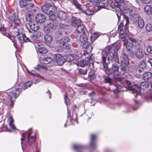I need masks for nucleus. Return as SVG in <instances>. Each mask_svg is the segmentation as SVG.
Masks as SVG:
<instances>
[{"label":"nucleus","mask_w":152,"mask_h":152,"mask_svg":"<svg viewBox=\"0 0 152 152\" xmlns=\"http://www.w3.org/2000/svg\"><path fill=\"white\" fill-rule=\"evenodd\" d=\"M32 128L30 129L25 132L22 134L20 138L21 144L24 152H39L37 149L36 142V135L35 132H31Z\"/></svg>","instance_id":"nucleus-1"},{"label":"nucleus","mask_w":152,"mask_h":152,"mask_svg":"<svg viewBox=\"0 0 152 152\" xmlns=\"http://www.w3.org/2000/svg\"><path fill=\"white\" fill-rule=\"evenodd\" d=\"M119 48V45L116 44L107 46L102 51L101 63L104 71H107L108 69L107 63H106L107 59V61L119 63V57L116 53Z\"/></svg>","instance_id":"nucleus-2"},{"label":"nucleus","mask_w":152,"mask_h":152,"mask_svg":"<svg viewBox=\"0 0 152 152\" xmlns=\"http://www.w3.org/2000/svg\"><path fill=\"white\" fill-rule=\"evenodd\" d=\"M128 4V2L124 1V0H115L113 2L114 5L120 10L121 13L127 14L129 13L131 20L134 23L137 24V21L141 17H139L133 10L129 9Z\"/></svg>","instance_id":"nucleus-3"},{"label":"nucleus","mask_w":152,"mask_h":152,"mask_svg":"<svg viewBox=\"0 0 152 152\" xmlns=\"http://www.w3.org/2000/svg\"><path fill=\"white\" fill-rule=\"evenodd\" d=\"M129 64V61L127 55L125 53H122L120 59L121 65L119 67L118 73L121 75L127 74L129 71L127 66Z\"/></svg>","instance_id":"nucleus-4"},{"label":"nucleus","mask_w":152,"mask_h":152,"mask_svg":"<svg viewBox=\"0 0 152 152\" xmlns=\"http://www.w3.org/2000/svg\"><path fill=\"white\" fill-rule=\"evenodd\" d=\"M92 55H90L89 54L83 53L81 56L82 60L78 61L77 65L78 66L83 67L86 65H88L89 67L92 66L93 68L94 65L93 58Z\"/></svg>","instance_id":"nucleus-5"},{"label":"nucleus","mask_w":152,"mask_h":152,"mask_svg":"<svg viewBox=\"0 0 152 152\" xmlns=\"http://www.w3.org/2000/svg\"><path fill=\"white\" fill-rule=\"evenodd\" d=\"M70 41V38L68 36H65L57 40V41L61 47L64 49L69 50L71 48V45L67 43Z\"/></svg>","instance_id":"nucleus-6"},{"label":"nucleus","mask_w":152,"mask_h":152,"mask_svg":"<svg viewBox=\"0 0 152 152\" xmlns=\"http://www.w3.org/2000/svg\"><path fill=\"white\" fill-rule=\"evenodd\" d=\"M69 57L67 55H64L62 56L59 54H56L54 56L53 60L58 64L62 65L66 61H70L72 60L68 59Z\"/></svg>","instance_id":"nucleus-7"},{"label":"nucleus","mask_w":152,"mask_h":152,"mask_svg":"<svg viewBox=\"0 0 152 152\" xmlns=\"http://www.w3.org/2000/svg\"><path fill=\"white\" fill-rule=\"evenodd\" d=\"M22 91V89L20 88H16L15 91H10L8 93V96L10 98V101L11 103V107H13L14 101L12 98L14 97L16 99L18 97L19 95Z\"/></svg>","instance_id":"nucleus-8"},{"label":"nucleus","mask_w":152,"mask_h":152,"mask_svg":"<svg viewBox=\"0 0 152 152\" xmlns=\"http://www.w3.org/2000/svg\"><path fill=\"white\" fill-rule=\"evenodd\" d=\"M56 6L49 4H44L41 7L42 10L47 15L50 14V13H53V11L56 10Z\"/></svg>","instance_id":"nucleus-9"},{"label":"nucleus","mask_w":152,"mask_h":152,"mask_svg":"<svg viewBox=\"0 0 152 152\" xmlns=\"http://www.w3.org/2000/svg\"><path fill=\"white\" fill-rule=\"evenodd\" d=\"M128 25L125 24V26H124V24L121 23L118 26V30L120 32V34L121 35H123L125 34L126 35L129 33Z\"/></svg>","instance_id":"nucleus-10"},{"label":"nucleus","mask_w":152,"mask_h":152,"mask_svg":"<svg viewBox=\"0 0 152 152\" xmlns=\"http://www.w3.org/2000/svg\"><path fill=\"white\" fill-rule=\"evenodd\" d=\"M15 34L20 43L29 42L30 41L29 38L27 37L25 34L20 32L16 31Z\"/></svg>","instance_id":"nucleus-11"},{"label":"nucleus","mask_w":152,"mask_h":152,"mask_svg":"<svg viewBox=\"0 0 152 152\" xmlns=\"http://www.w3.org/2000/svg\"><path fill=\"white\" fill-rule=\"evenodd\" d=\"M28 27L27 26L26 28L29 33H31V31H37L39 29V26L37 24H36L34 22H29L28 23Z\"/></svg>","instance_id":"nucleus-12"},{"label":"nucleus","mask_w":152,"mask_h":152,"mask_svg":"<svg viewBox=\"0 0 152 152\" xmlns=\"http://www.w3.org/2000/svg\"><path fill=\"white\" fill-rule=\"evenodd\" d=\"M101 2V5L98 7V9L100 10L102 8L107 9L109 6L112 4L113 1L110 0H104Z\"/></svg>","instance_id":"nucleus-13"},{"label":"nucleus","mask_w":152,"mask_h":152,"mask_svg":"<svg viewBox=\"0 0 152 152\" xmlns=\"http://www.w3.org/2000/svg\"><path fill=\"white\" fill-rule=\"evenodd\" d=\"M35 18L37 23L38 24L43 23L46 20L45 16L44 14H37Z\"/></svg>","instance_id":"nucleus-14"},{"label":"nucleus","mask_w":152,"mask_h":152,"mask_svg":"<svg viewBox=\"0 0 152 152\" xmlns=\"http://www.w3.org/2000/svg\"><path fill=\"white\" fill-rule=\"evenodd\" d=\"M83 48L86 52L85 53L88 54L90 53L92 49L91 44L89 42H84V44L83 45Z\"/></svg>","instance_id":"nucleus-15"},{"label":"nucleus","mask_w":152,"mask_h":152,"mask_svg":"<svg viewBox=\"0 0 152 152\" xmlns=\"http://www.w3.org/2000/svg\"><path fill=\"white\" fill-rule=\"evenodd\" d=\"M57 16L59 19L62 20H66L68 18L67 13L63 11H58L57 13Z\"/></svg>","instance_id":"nucleus-16"},{"label":"nucleus","mask_w":152,"mask_h":152,"mask_svg":"<svg viewBox=\"0 0 152 152\" xmlns=\"http://www.w3.org/2000/svg\"><path fill=\"white\" fill-rule=\"evenodd\" d=\"M1 33L3 35L7 37L9 39L11 40L12 42L13 43L14 46L16 49L17 48V44L15 42L14 37L9 33H7L5 29L2 31H1Z\"/></svg>","instance_id":"nucleus-17"},{"label":"nucleus","mask_w":152,"mask_h":152,"mask_svg":"<svg viewBox=\"0 0 152 152\" xmlns=\"http://www.w3.org/2000/svg\"><path fill=\"white\" fill-rule=\"evenodd\" d=\"M80 12L84 13L87 15H93L94 12L91 9L88 8L86 5H83V7Z\"/></svg>","instance_id":"nucleus-18"},{"label":"nucleus","mask_w":152,"mask_h":152,"mask_svg":"<svg viewBox=\"0 0 152 152\" xmlns=\"http://www.w3.org/2000/svg\"><path fill=\"white\" fill-rule=\"evenodd\" d=\"M98 137L95 134H92L91 136V141L90 143V147L93 149H95L96 148V145L95 142Z\"/></svg>","instance_id":"nucleus-19"},{"label":"nucleus","mask_w":152,"mask_h":152,"mask_svg":"<svg viewBox=\"0 0 152 152\" xmlns=\"http://www.w3.org/2000/svg\"><path fill=\"white\" fill-rule=\"evenodd\" d=\"M67 109L68 111V115L67 117L68 118H70V121L71 123H72V121H73L76 123H78V119L77 118V117L78 115L77 114L73 113L72 118H71L70 117L71 113L70 110L69 109L68 107H67Z\"/></svg>","instance_id":"nucleus-20"},{"label":"nucleus","mask_w":152,"mask_h":152,"mask_svg":"<svg viewBox=\"0 0 152 152\" xmlns=\"http://www.w3.org/2000/svg\"><path fill=\"white\" fill-rule=\"evenodd\" d=\"M85 147L84 145L78 144H75L73 145V149L75 150L76 152H83V150Z\"/></svg>","instance_id":"nucleus-21"},{"label":"nucleus","mask_w":152,"mask_h":152,"mask_svg":"<svg viewBox=\"0 0 152 152\" xmlns=\"http://www.w3.org/2000/svg\"><path fill=\"white\" fill-rule=\"evenodd\" d=\"M126 42L123 43V45L125 47L126 50L127 51H130L133 48V44L131 42Z\"/></svg>","instance_id":"nucleus-22"},{"label":"nucleus","mask_w":152,"mask_h":152,"mask_svg":"<svg viewBox=\"0 0 152 152\" xmlns=\"http://www.w3.org/2000/svg\"><path fill=\"white\" fill-rule=\"evenodd\" d=\"M135 107H132L128 105L126 107V112H132L133 110H136L138 108L139 104L136 100H135Z\"/></svg>","instance_id":"nucleus-23"},{"label":"nucleus","mask_w":152,"mask_h":152,"mask_svg":"<svg viewBox=\"0 0 152 152\" xmlns=\"http://www.w3.org/2000/svg\"><path fill=\"white\" fill-rule=\"evenodd\" d=\"M81 23V20L77 18L72 16V18L71 23L72 26L76 27Z\"/></svg>","instance_id":"nucleus-24"},{"label":"nucleus","mask_w":152,"mask_h":152,"mask_svg":"<svg viewBox=\"0 0 152 152\" xmlns=\"http://www.w3.org/2000/svg\"><path fill=\"white\" fill-rule=\"evenodd\" d=\"M90 68V71L88 73V78L90 80H93L96 77V75L95 72L94 70V67L91 66Z\"/></svg>","instance_id":"nucleus-25"},{"label":"nucleus","mask_w":152,"mask_h":152,"mask_svg":"<svg viewBox=\"0 0 152 152\" xmlns=\"http://www.w3.org/2000/svg\"><path fill=\"white\" fill-rule=\"evenodd\" d=\"M144 54V52L141 49H138L135 52L136 57L138 59H141L143 58Z\"/></svg>","instance_id":"nucleus-26"},{"label":"nucleus","mask_w":152,"mask_h":152,"mask_svg":"<svg viewBox=\"0 0 152 152\" xmlns=\"http://www.w3.org/2000/svg\"><path fill=\"white\" fill-rule=\"evenodd\" d=\"M152 77L151 72H145L143 75L142 78L144 80H150Z\"/></svg>","instance_id":"nucleus-27"},{"label":"nucleus","mask_w":152,"mask_h":152,"mask_svg":"<svg viewBox=\"0 0 152 152\" xmlns=\"http://www.w3.org/2000/svg\"><path fill=\"white\" fill-rule=\"evenodd\" d=\"M64 32V28H61L58 29V31H56L55 34V37L56 38H58L63 36Z\"/></svg>","instance_id":"nucleus-28"},{"label":"nucleus","mask_w":152,"mask_h":152,"mask_svg":"<svg viewBox=\"0 0 152 152\" xmlns=\"http://www.w3.org/2000/svg\"><path fill=\"white\" fill-rule=\"evenodd\" d=\"M71 3L75 7L76 9H78L80 11L83 7V5H82L80 4L77 0L72 1Z\"/></svg>","instance_id":"nucleus-29"},{"label":"nucleus","mask_w":152,"mask_h":152,"mask_svg":"<svg viewBox=\"0 0 152 152\" xmlns=\"http://www.w3.org/2000/svg\"><path fill=\"white\" fill-rule=\"evenodd\" d=\"M119 67H118L117 64H114L112 65V69L111 70H109L110 71H113L112 72L110 73V74L113 75L114 72H118Z\"/></svg>","instance_id":"nucleus-30"},{"label":"nucleus","mask_w":152,"mask_h":152,"mask_svg":"<svg viewBox=\"0 0 152 152\" xmlns=\"http://www.w3.org/2000/svg\"><path fill=\"white\" fill-rule=\"evenodd\" d=\"M55 10L53 11V13H50V14H48V15H49V20L52 21H55L56 19V16L55 15V13L57 11V8L56 10Z\"/></svg>","instance_id":"nucleus-31"},{"label":"nucleus","mask_w":152,"mask_h":152,"mask_svg":"<svg viewBox=\"0 0 152 152\" xmlns=\"http://www.w3.org/2000/svg\"><path fill=\"white\" fill-rule=\"evenodd\" d=\"M129 89L133 92V93H134V92H139L140 91L141 89L138 86L134 84L132 85Z\"/></svg>","instance_id":"nucleus-32"},{"label":"nucleus","mask_w":152,"mask_h":152,"mask_svg":"<svg viewBox=\"0 0 152 152\" xmlns=\"http://www.w3.org/2000/svg\"><path fill=\"white\" fill-rule=\"evenodd\" d=\"M144 10L147 14L152 15V7L147 5L144 7Z\"/></svg>","instance_id":"nucleus-33"},{"label":"nucleus","mask_w":152,"mask_h":152,"mask_svg":"<svg viewBox=\"0 0 152 152\" xmlns=\"http://www.w3.org/2000/svg\"><path fill=\"white\" fill-rule=\"evenodd\" d=\"M103 82L105 83H108L110 86L113 85V83L112 79L110 77L107 76H104V77Z\"/></svg>","instance_id":"nucleus-34"},{"label":"nucleus","mask_w":152,"mask_h":152,"mask_svg":"<svg viewBox=\"0 0 152 152\" xmlns=\"http://www.w3.org/2000/svg\"><path fill=\"white\" fill-rule=\"evenodd\" d=\"M49 26L51 29L55 30L58 27V23L56 22H51L49 23Z\"/></svg>","instance_id":"nucleus-35"},{"label":"nucleus","mask_w":152,"mask_h":152,"mask_svg":"<svg viewBox=\"0 0 152 152\" xmlns=\"http://www.w3.org/2000/svg\"><path fill=\"white\" fill-rule=\"evenodd\" d=\"M32 84V81H28L23 84L22 85V88L24 90L26 89L28 87H30Z\"/></svg>","instance_id":"nucleus-36"},{"label":"nucleus","mask_w":152,"mask_h":152,"mask_svg":"<svg viewBox=\"0 0 152 152\" xmlns=\"http://www.w3.org/2000/svg\"><path fill=\"white\" fill-rule=\"evenodd\" d=\"M44 39L46 42L50 43L53 40V37L51 35L47 34L45 35Z\"/></svg>","instance_id":"nucleus-37"},{"label":"nucleus","mask_w":152,"mask_h":152,"mask_svg":"<svg viewBox=\"0 0 152 152\" xmlns=\"http://www.w3.org/2000/svg\"><path fill=\"white\" fill-rule=\"evenodd\" d=\"M80 40L82 42H87L88 40V37L86 34V33L84 32L81 35L80 37Z\"/></svg>","instance_id":"nucleus-38"},{"label":"nucleus","mask_w":152,"mask_h":152,"mask_svg":"<svg viewBox=\"0 0 152 152\" xmlns=\"http://www.w3.org/2000/svg\"><path fill=\"white\" fill-rule=\"evenodd\" d=\"M140 88L144 90L145 88H148L149 86L148 83L147 81L142 82L140 85Z\"/></svg>","instance_id":"nucleus-39"},{"label":"nucleus","mask_w":152,"mask_h":152,"mask_svg":"<svg viewBox=\"0 0 152 152\" xmlns=\"http://www.w3.org/2000/svg\"><path fill=\"white\" fill-rule=\"evenodd\" d=\"M77 26L76 31L77 33H80L84 30V27L83 24L80 23Z\"/></svg>","instance_id":"nucleus-40"},{"label":"nucleus","mask_w":152,"mask_h":152,"mask_svg":"<svg viewBox=\"0 0 152 152\" xmlns=\"http://www.w3.org/2000/svg\"><path fill=\"white\" fill-rule=\"evenodd\" d=\"M87 72V69L83 67L80 68L79 69L78 73L79 74L82 75H86Z\"/></svg>","instance_id":"nucleus-41"},{"label":"nucleus","mask_w":152,"mask_h":152,"mask_svg":"<svg viewBox=\"0 0 152 152\" xmlns=\"http://www.w3.org/2000/svg\"><path fill=\"white\" fill-rule=\"evenodd\" d=\"M41 35V32L39 31H35L33 33V38L34 39H37L40 37Z\"/></svg>","instance_id":"nucleus-42"},{"label":"nucleus","mask_w":152,"mask_h":152,"mask_svg":"<svg viewBox=\"0 0 152 152\" xmlns=\"http://www.w3.org/2000/svg\"><path fill=\"white\" fill-rule=\"evenodd\" d=\"M146 63L144 60L140 61L138 64V67L142 69L146 68Z\"/></svg>","instance_id":"nucleus-43"},{"label":"nucleus","mask_w":152,"mask_h":152,"mask_svg":"<svg viewBox=\"0 0 152 152\" xmlns=\"http://www.w3.org/2000/svg\"><path fill=\"white\" fill-rule=\"evenodd\" d=\"M90 2H93L94 5L98 7L101 5V2L104 0H88Z\"/></svg>","instance_id":"nucleus-44"},{"label":"nucleus","mask_w":152,"mask_h":152,"mask_svg":"<svg viewBox=\"0 0 152 152\" xmlns=\"http://www.w3.org/2000/svg\"><path fill=\"white\" fill-rule=\"evenodd\" d=\"M53 59L50 57H46L43 59V63L48 64L50 63L52 61Z\"/></svg>","instance_id":"nucleus-45"},{"label":"nucleus","mask_w":152,"mask_h":152,"mask_svg":"<svg viewBox=\"0 0 152 152\" xmlns=\"http://www.w3.org/2000/svg\"><path fill=\"white\" fill-rule=\"evenodd\" d=\"M138 26L140 28H142L144 25V22L142 18L141 17L137 21Z\"/></svg>","instance_id":"nucleus-46"},{"label":"nucleus","mask_w":152,"mask_h":152,"mask_svg":"<svg viewBox=\"0 0 152 152\" xmlns=\"http://www.w3.org/2000/svg\"><path fill=\"white\" fill-rule=\"evenodd\" d=\"M38 52L41 54H45L48 51V50L44 47H39L38 49Z\"/></svg>","instance_id":"nucleus-47"},{"label":"nucleus","mask_w":152,"mask_h":152,"mask_svg":"<svg viewBox=\"0 0 152 152\" xmlns=\"http://www.w3.org/2000/svg\"><path fill=\"white\" fill-rule=\"evenodd\" d=\"M27 0H20L19 5L21 8L26 7L27 4Z\"/></svg>","instance_id":"nucleus-48"},{"label":"nucleus","mask_w":152,"mask_h":152,"mask_svg":"<svg viewBox=\"0 0 152 152\" xmlns=\"http://www.w3.org/2000/svg\"><path fill=\"white\" fill-rule=\"evenodd\" d=\"M34 5V4L32 3L27 4L26 7V10L28 11H30L32 10L33 7Z\"/></svg>","instance_id":"nucleus-49"},{"label":"nucleus","mask_w":152,"mask_h":152,"mask_svg":"<svg viewBox=\"0 0 152 152\" xmlns=\"http://www.w3.org/2000/svg\"><path fill=\"white\" fill-rule=\"evenodd\" d=\"M146 30L148 31H152V24L148 23L145 26Z\"/></svg>","instance_id":"nucleus-50"},{"label":"nucleus","mask_w":152,"mask_h":152,"mask_svg":"<svg viewBox=\"0 0 152 152\" xmlns=\"http://www.w3.org/2000/svg\"><path fill=\"white\" fill-rule=\"evenodd\" d=\"M9 18L10 21L12 22L13 21L15 18V14L13 13H11L9 16Z\"/></svg>","instance_id":"nucleus-51"},{"label":"nucleus","mask_w":152,"mask_h":152,"mask_svg":"<svg viewBox=\"0 0 152 152\" xmlns=\"http://www.w3.org/2000/svg\"><path fill=\"white\" fill-rule=\"evenodd\" d=\"M123 14L124 20H125L126 21L125 24L128 25L129 22L128 17L127 16L125 15V14Z\"/></svg>","instance_id":"nucleus-52"},{"label":"nucleus","mask_w":152,"mask_h":152,"mask_svg":"<svg viewBox=\"0 0 152 152\" xmlns=\"http://www.w3.org/2000/svg\"><path fill=\"white\" fill-rule=\"evenodd\" d=\"M50 28L49 26H45L43 27V31L47 33H49L50 31Z\"/></svg>","instance_id":"nucleus-53"},{"label":"nucleus","mask_w":152,"mask_h":152,"mask_svg":"<svg viewBox=\"0 0 152 152\" xmlns=\"http://www.w3.org/2000/svg\"><path fill=\"white\" fill-rule=\"evenodd\" d=\"M64 99L65 100V103L67 105H69L70 104V101L68 98L67 96L66 95L64 97Z\"/></svg>","instance_id":"nucleus-54"},{"label":"nucleus","mask_w":152,"mask_h":152,"mask_svg":"<svg viewBox=\"0 0 152 152\" xmlns=\"http://www.w3.org/2000/svg\"><path fill=\"white\" fill-rule=\"evenodd\" d=\"M44 66L39 64H38L37 66V67L34 68V69L38 70H40V69H43Z\"/></svg>","instance_id":"nucleus-55"},{"label":"nucleus","mask_w":152,"mask_h":152,"mask_svg":"<svg viewBox=\"0 0 152 152\" xmlns=\"http://www.w3.org/2000/svg\"><path fill=\"white\" fill-rule=\"evenodd\" d=\"M12 22L16 25H18L20 23L19 19L15 18L14 20V21H13Z\"/></svg>","instance_id":"nucleus-56"},{"label":"nucleus","mask_w":152,"mask_h":152,"mask_svg":"<svg viewBox=\"0 0 152 152\" xmlns=\"http://www.w3.org/2000/svg\"><path fill=\"white\" fill-rule=\"evenodd\" d=\"M8 120L9 121V125H10L12 124H14V120L12 116L10 117L8 119Z\"/></svg>","instance_id":"nucleus-57"},{"label":"nucleus","mask_w":152,"mask_h":152,"mask_svg":"<svg viewBox=\"0 0 152 152\" xmlns=\"http://www.w3.org/2000/svg\"><path fill=\"white\" fill-rule=\"evenodd\" d=\"M147 52L150 54L152 53V47L148 46L147 48Z\"/></svg>","instance_id":"nucleus-58"},{"label":"nucleus","mask_w":152,"mask_h":152,"mask_svg":"<svg viewBox=\"0 0 152 152\" xmlns=\"http://www.w3.org/2000/svg\"><path fill=\"white\" fill-rule=\"evenodd\" d=\"M129 39L130 41H131V42H133L134 43H135L137 42V40L135 39L134 38L132 37H129Z\"/></svg>","instance_id":"nucleus-59"},{"label":"nucleus","mask_w":152,"mask_h":152,"mask_svg":"<svg viewBox=\"0 0 152 152\" xmlns=\"http://www.w3.org/2000/svg\"><path fill=\"white\" fill-rule=\"evenodd\" d=\"M10 127L11 128V129L14 130H15L16 129V127L14 125V124H12L10 125H9Z\"/></svg>","instance_id":"nucleus-60"},{"label":"nucleus","mask_w":152,"mask_h":152,"mask_svg":"<svg viewBox=\"0 0 152 152\" xmlns=\"http://www.w3.org/2000/svg\"><path fill=\"white\" fill-rule=\"evenodd\" d=\"M26 71L28 74L31 75L32 76H35L36 73L32 72H31L29 71L28 69H26Z\"/></svg>","instance_id":"nucleus-61"},{"label":"nucleus","mask_w":152,"mask_h":152,"mask_svg":"<svg viewBox=\"0 0 152 152\" xmlns=\"http://www.w3.org/2000/svg\"><path fill=\"white\" fill-rule=\"evenodd\" d=\"M143 3L145 4L149 3L151 2V0H142Z\"/></svg>","instance_id":"nucleus-62"},{"label":"nucleus","mask_w":152,"mask_h":152,"mask_svg":"<svg viewBox=\"0 0 152 152\" xmlns=\"http://www.w3.org/2000/svg\"><path fill=\"white\" fill-rule=\"evenodd\" d=\"M126 81L127 86L128 87L130 88L132 86V83L129 81L128 80H127Z\"/></svg>","instance_id":"nucleus-63"},{"label":"nucleus","mask_w":152,"mask_h":152,"mask_svg":"<svg viewBox=\"0 0 152 152\" xmlns=\"http://www.w3.org/2000/svg\"><path fill=\"white\" fill-rule=\"evenodd\" d=\"M121 40L122 41L124 42H128V41L126 39V38L124 37H121Z\"/></svg>","instance_id":"nucleus-64"}]
</instances>
